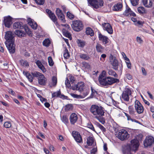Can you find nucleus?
I'll return each instance as SVG.
<instances>
[{
    "label": "nucleus",
    "instance_id": "nucleus-4",
    "mask_svg": "<svg viewBox=\"0 0 154 154\" xmlns=\"http://www.w3.org/2000/svg\"><path fill=\"white\" fill-rule=\"evenodd\" d=\"M33 77L37 78L38 84L41 85H45L46 84V79L42 73L38 72L31 73Z\"/></svg>",
    "mask_w": 154,
    "mask_h": 154
},
{
    "label": "nucleus",
    "instance_id": "nucleus-54",
    "mask_svg": "<svg viewBox=\"0 0 154 154\" xmlns=\"http://www.w3.org/2000/svg\"><path fill=\"white\" fill-rule=\"evenodd\" d=\"M131 9L130 8L128 7V6L126 5V10L125 11L124 14L125 15H126V14H128V13L129 12L131 11Z\"/></svg>",
    "mask_w": 154,
    "mask_h": 154
},
{
    "label": "nucleus",
    "instance_id": "nucleus-11",
    "mask_svg": "<svg viewBox=\"0 0 154 154\" xmlns=\"http://www.w3.org/2000/svg\"><path fill=\"white\" fill-rule=\"evenodd\" d=\"M135 109L138 114L143 113L144 110L143 106L140 102L138 100H136L134 103Z\"/></svg>",
    "mask_w": 154,
    "mask_h": 154
},
{
    "label": "nucleus",
    "instance_id": "nucleus-53",
    "mask_svg": "<svg viewBox=\"0 0 154 154\" xmlns=\"http://www.w3.org/2000/svg\"><path fill=\"white\" fill-rule=\"evenodd\" d=\"M35 2L38 5H42L44 2V0H34Z\"/></svg>",
    "mask_w": 154,
    "mask_h": 154
},
{
    "label": "nucleus",
    "instance_id": "nucleus-55",
    "mask_svg": "<svg viewBox=\"0 0 154 154\" xmlns=\"http://www.w3.org/2000/svg\"><path fill=\"white\" fill-rule=\"evenodd\" d=\"M129 15L131 16H132L133 17H135L136 16L135 13L131 10L129 11V12L128 13V14H126V16H128Z\"/></svg>",
    "mask_w": 154,
    "mask_h": 154
},
{
    "label": "nucleus",
    "instance_id": "nucleus-10",
    "mask_svg": "<svg viewBox=\"0 0 154 154\" xmlns=\"http://www.w3.org/2000/svg\"><path fill=\"white\" fill-rule=\"evenodd\" d=\"M5 38L6 41V43L14 42V34L12 32L10 31H8L5 32Z\"/></svg>",
    "mask_w": 154,
    "mask_h": 154
},
{
    "label": "nucleus",
    "instance_id": "nucleus-32",
    "mask_svg": "<svg viewBox=\"0 0 154 154\" xmlns=\"http://www.w3.org/2000/svg\"><path fill=\"white\" fill-rule=\"evenodd\" d=\"M15 33L20 38L24 36L25 35L24 32L23 30H15Z\"/></svg>",
    "mask_w": 154,
    "mask_h": 154
},
{
    "label": "nucleus",
    "instance_id": "nucleus-2",
    "mask_svg": "<svg viewBox=\"0 0 154 154\" xmlns=\"http://www.w3.org/2000/svg\"><path fill=\"white\" fill-rule=\"evenodd\" d=\"M89 110L93 114L94 118L97 116L104 115V109L100 106L92 105L91 106Z\"/></svg>",
    "mask_w": 154,
    "mask_h": 154
},
{
    "label": "nucleus",
    "instance_id": "nucleus-59",
    "mask_svg": "<svg viewBox=\"0 0 154 154\" xmlns=\"http://www.w3.org/2000/svg\"><path fill=\"white\" fill-rule=\"evenodd\" d=\"M136 40L137 42L140 44L142 43L143 42V40L140 37L138 36L136 37Z\"/></svg>",
    "mask_w": 154,
    "mask_h": 154
},
{
    "label": "nucleus",
    "instance_id": "nucleus-35",
    "mask_svg": "<svg viewBox=\"0 0 154 154\" xmlns=\"http://www.w3.org/2000/svg\"><path fill=\"white\" fill-rule=\"evenodd\" d=\"M79 57L81 59L85 60H88L90 58V57L88 54L80 53Z\"/></svg>",
    "mask_w": 154,
    "mask_h": 154
},
{
    "label": "nucleus",
    "instance_id": "nucleus-56",
    "mask_svg": "<svg viewBox=\"0 0 154 154\" xmlns=\"http://www.w3.org/2000/svg\"><path fill=\"white\" fill-rule=\"evenodd\" d=\"M65 83L66 87H68V88H69L71 86V85L70 82L68 79H66V80Z\"/></svg>",
    "mask_w": 154,
    "mask_h": 154
},
{
    "label": "nucleus",
    "instance_id": "nucleus-1",
    "mask_svg": "<svg viewBox=\"0 0 154 154\" xmlns=\"http://www.w3.org/2000/svg\"><path fill=\"white\" fill-rule=\"evenodd\" d=\"M106 72L103 70L99 76L98 80L100 84L103 86L111 85L116 83L119 82V79L111 76H106Z\"/></svg>",
    "mask_w": 154,
    "mask_h": 154
},
{
    "label": "nucleus",
    "instance_id": "nucleus-43",
    "mask_svg": "<svg viewBox=\"0 0 154 154\" xmlns=\"http://www.w3.org/2000/svg\"><path fill=\"white\" fill-rule=\"evenodd\" d=\"M96 124L97 126L102 131L105 132L106 131V128L99 123L97 122Z\"/></svg>",
    "mask_w": 154,
    "mask_h": 154
},
{
    "label": "nucleus",
    "instance_id": "nucleus-17",
    "mask_svg": "<svg viewBox=\"0 0 154 154\" xmlns=\"http://www.w3.org/2000/svg\"><path fill=\"white\" fill-rule=\"evenodd\" d=\"M99 40L102 42L103 44L105 46L109 45V39L107 37L100 33L99 34Z\"/></svg>",
    "mask_w": 154,
    "mask_h": 154
},
{
    "label": "nucleus",
    "instance_id": "nucleus-25",
    "mask_svg": "<svg viewBox=\"0 0 154 154\" xmlns=\"http://www.w3.org/2000/svg\"><path fill=\"white\" fill-rule=\"evenodd\" d=\"M14 28V29H22L23 28V23L21 22H16L13 24Z\"/></svg>",
    "mask_w": 154,
    "mask_h": 154
},
{
    "label": "nucleus",
    "instance_id": "nucleus-27",
    "mask_svg": "<svg viewBox=\"0 0 154 154\" xmlns=\"http://www.w3.org/2000/svg\"><path fill=\"white\" fill-rule=\"evenodd\" d=\"M139 141L137 139H134L131 141V145L136 149H137L139 146Z\"/></svg>",
    "mask_w": 154,
    "mask_h": 154
},
{
    "label": "nucleus",
    "instance_id": "nucleus-39",
    "mask_svg": "<svg viewBox=\"0 0 154 154\" xmlns=\"http://www.w3.org/2000/svg\"><path fill=\"white\" fill-rule=\"evenodd\" d=\"M103 116H97V117L95 118L97 119L102 124H104L105 123V119L104 118L102 117Z\"/></svg>",
    "mask_w": 154,
    "mask_h": 154
},
{
    "label": "nucleus",
    "instance_id": "nucleus-33",
    "mask_svg": "<svg viewBox=\"0 0 154 154\" xmlns=\"http://www.w3.org/2000/svg\"><path fill=\"white\" fill-rule=\"evenodd\" d=\"M60 94L61 93L60 91H57L52 94V97H59L61 98H62L65 97L64 95H61Z\"/></svg>",
    "mask_w": 154,
    "mask_h": 154
},
{
    "label": "nucleus",
    "instance_id": "nucleus-26",
    "mask_svg": "<svg viewBox=\"0 0 154 154\" xmlns=\"http://www.w3.org/2000/svg\"><path fill=\"white\" fill-rule=\"evenodd\" d=\"M143 4L146 7L150 8L152 7V3L151 0H142Z\"/></svg>",
    "mask_w": 154,
    "mask_h": 154
},
{
    "label": "nucleus",
    "instance_id": "nucleus-44",
    "mask_svg": "<svg viewBox=\"0 0 154 154\" xmlns=\"http://www.w3.org/2000/svg\"><path fill=\"white\" fill-rule=\"evenodd\" d=\"M66 15L70 20H72L74 18V15L69 11L67 12Z\"/></svg>",
    "mask_w": 154,
    "mask_h": 154
},
{
    "label": "nucleus",
    "instance_id": "nucleus-51",
    "mask_svg": "<svg viewBox=\"0 0 154 154\" xmlns=\"http://www.w3.org/2000/svg\"><path fill=\"white\" fill-rule=\"evenodd\" d=\"M61 119L62 121L65 123H67L68 122V118L66 116H63Z\"/></svg>",
    "mask_w": 154,
    "mask_h": 154
},
{
    "label": "nucleus",
    "instance_id": "nucleus-60",
    "mask_svg": "<svg viewBox=\"0 0 154 154\" xmlns=\"http://www.w3.org/2000/svg\"><path fill=\"white\" fill-rule=\"evenodd\" d=\"M101 58H100V60L101 61L103 62L104 61V58L106 57V55L105 54H103L101 55Z\"/></svg>",
    "mask_w": 154,
    "mask_h": 154
},
{
    "label": "nucleus",
    "instance_id": "nucleus-63",
    "mask_svg": "<svg viewBox=\"0 0 154 154\" xmlns=\"http://www.w3.org/2000/svg\"><path fill=\"white\" fill-rule=\"evenodd\" d=\"M125 75H126V76L128 80H131L132 79V76L130 74L127 73Z\"/></svg>",
    "mask_w": 154,
    "mask_h": 154
},
{
    "label": "nucleus",
    "instance_id": "nucleus-23",
    "mask_svg": "<svg viewBox=\"0 0 154 154\" xmlns=\"http://www.w3.org/2000/svg\"><path fill=\"white\" fill-rule=\"evenodd\" d=\"M77 116L75 113H73L70 115L69 119L72 124H74L77 121Z\"/></svg>",
    "mask_w": 154,
    "mask_h": 154
},
{
    "label": "nucleus",
    "instance_id": "nucleus-6",
    "mask_svg": "<svg viewBox=\"0 0 154 154\" xmlns=\"http://www.w3.org/2000/svg\"><path fill=\"white\" fill-rule=\"evenodd\" d=\"M88 1L91 6L96 9L101 7L104 3L103 0H88Z\"/></svg>",
    "mask_w": 154,
    "mask_h": 154
},
{
    "label": "nucleus",
    "instance_id": "nucleus-20",
    "mask_svg": "<svg viewBox=\"0 0 154 154\" xmlns=\"http://www.w3.org/2000/svg\"><path fill=\"white\" fill-rule=\"evenodd\" d=\"M46 12L50 18L54 22H55L57 21V18L54 14L51 11L48 9H47L45 10Z\"/></svg>",
    "mask_w": 154,
    "mask_h": 154
},
{
    "label": "nucleus",
    "instance_id": "nucleus-5",
    "mask_svg": "<svg viewBox=\"0 0 154 154\" xmlns=\"http://www.w3.org/2000/svg\"><path fill=\"white\" fill-rule=\"evenodd\" d=\"M71 26L74 31L79 32L83 29V25L79 20H74L72 21Z\"/></svg>",
    "mask_w": 154,
    "mask_h": 154
},
{
    "label": "nucleus",
    "instance_id": "nucleus-24",
    "mask_svg": "<svg viewBox=\"0 0 154 154\" xmlns=\"http://www.w3.org/2000/svg\"><path fill=\"white\" fill-rule=\"evenodd\" d=\"M28 21V24L31 26V28L34 29H36L37 26L36 23L30 18H29Z\"/></svg>",
    "mask_w": 154,
    "mask_h": 154
},
{
    "label": "nucleus",
    "instance_id": "nucleus-41",
    "mask_svg": "<svg viewBox=\"0 0 154 154\" xmlns=\"http://www.w3.org/2000/svg\"><path fill=\"white\" fill-rule=\"evenodd\" d=\"M50 44V41L48 38L45 39L43 42V45L47 47L49 46Z\"/></svg>",
    "mask_w": 154,
    "mask_h": 154
},
{
    "label": "nucleus",
    "instance_id": "nucleus-31",
    "mask_svg": "<svg viewBox=\"0 0 154 154\" xmlns=\"http://www.w3.org/2000/svg\"><path fill=\"white\" fill-rule=\"evenodd\" d=\"M86 34L92 36L94 35V32L92 29L90 27H87L86 29Z\"/></svg>",
    "mask_w": 154,
    "mask_h": 154
},
{
    "label": "nucleus",
    "instance_id": "nucleus-14",
    "mask_svg": "<svg viewBox=\"0 0 154 154\" xmlns=\"http://www.w3.org/2000/svg\"><path fill=\"white\" fill-rule=\"evenodd\" d=\"M102 26L104 30L106 31L110 34H112L113 30L110 24L108 23H104L102 24Z\"/></svg>",
    "mask_w": 154,
    "mask_h": 154
},
{
    "label": "nucleus",
    "instance_id": "nucleus-18",
    "mask_svg": "<svg viewBox=\"0 0 154 154\" xmlns=\"http://www.w3.org/2000/svg\"><path fill=\"white\" fill-rule=\"evenodd\" d=\"M3 22L5 26L9 28L12 23V18L9 16L5 17H4Z\"/></svg>",
    "mask_w": 154,
    "mask_h": 154
},
{
    "label": "nucleus",
    "instance_id": "nucleus-15",
    "mask_svg": "<svg viewBox=\"0 0 154 154\" xmlns=\"http://www.w3.org/2000/svg\"><path fill=\"white\" fill-rule=\"evenodd\" d=\"M56 13L58 18L61 20V21L63 23L66 22V20L65 19L64 15L62 12V11L59 8H56Z\"/></svg>",
    "mask_w": 154,
    "mask_h": 154
},
{
    "label": "nucleus",
    "instance_id": "nucleus-40",
    "mask_svg": "<svg viewBox=\"0 0 154 154\" xmlns=\"http://www.w3.org/2000/svg\"><path fill=\"white\" fill-rule=\"evenodd\" d=\"M137 11L139 13L143 14L146 13V10L143 7H139L137 8Z\"/></svg>",
    "mask_w": 154,
    "mask_h": 154
},
{
    "label": "nucleus",
    "instance_id": "nucleus-34",
    "mask_svg": "<svg viewBox=\"0 0 154 154\" xmlns=\"http://www.w3.org/2000/svg\"><path fill=\"white\" fill-rule=\"evenodd\" d=\"M76 42L78 46L82 48L85 46L86 44L85 41L80 39H78L76 41Z\"/></svg>",
    "mask_w": 154,
    "mask_h": 154
},
{
    "label": "nucleus",
    "instance_id": "nucleus-45",
    "mask_svg": "<svg viewBox=\"0 0 154 154\" xmlns=\"http://www.w3.org/2000/svg\"><path fill=\"white\" fill-rule=\"evenodd\" d=\"M48 60L49 65L51 66H53L54 63L53 61L52 57L51 56L48 57Z\"/></svg>",
    "mask_w": 154,
    "mask_h": 154
},
{
    "label": "nucleus",
    "instance_id": "nucleus-12",
    "mask_svg": "<svg viewBox=\"0 0 154 154\" xmlns=\"http://www.w3.org/2000/svg\"><path fill=\"white\" fill-rule=\"evenodd\" d=\"M154 142V137L150 136L146 137L144 141V145L145 147L150 146L153 144Z\"/></svg>",
    "mask_w": 154,
    "mask_h": 154
},
{
    "label": "nucleus",
    "instance_id": "nucleus-52",
    "mask_svg": "<svg viewBox=\"0 0 154 154\" xmlns=\"http://www.w3.org/2000/svg\"><path fill=\"white\" fill-rule=\"evenodd\" d=\"M25 30L27 34L30 36H32V31L30 30L28 27L26 28L25 29Z\"/></svg>",
    "mask_w": 154,
    "mask_h": 154
},
{
    "label": "nucleus",
    "instance_id": "nucleus-29",
    "mask_svg": "<svg viewBox=\"0 0 154 154\" xmlns=\"http://www.w3.org/2000/svg\"><path fill=\"white\" fill-rule=\"evenodd\" d=\"M23 74L26 75V77L28 78L29 81L30 82H32L33 79V77L30 74V73L26 72L23 71Z\"/></svg>",
    "mask_w": 154,
    "mask_h": 154
},
{
    "label": "nucleus",
    "instance_id": "nucleus-3",
    "mask_svg": "<svg viewBox=\"0 0 154 154\" xmlns=\"http://www.w3.org/2000/svg\"><path fill=\"white\" fill-rule=\"evenodd\" d=\"M110 60L111 64L113 67L112 68L115 70H117L122 73L123 68L122 63L119 62L116 58L112 55L110 56Z\"/></svg>",
    "mask_w": 154,
    "mask_h": 154
},
{
    "label": "nucleus",
    "instance_id": "nucleus-61",
    "mask_svg": "<svg viewBox=\"0 0 154 154\" xmlns=\"http://www.w3.org/2000/svg\"><path fill=\"white\" fill-rule=\"evenodd\" d=\"M122 54L124 57V59L126 61H129V59L126 56L125 54L124 53L122 52Z\"/></svg>",
    "mask_w": 154,
    "mask_h": 154
},
{
    "label": "nucleus",
    "instance_id": "nucleus-37",
    "mask_svg": "<svg viewBox=\"0 0 154 154\" xmlns=\"http://www.w3.org/2000/svg\"><path fill=\"white\" fill-rule=\"evenodd\" d=\"M131 148L129 146H128L122 150L123 154H132Z\"/></svg>",
    "mask_w": 154,
    "mask_h": 154
},
{
    "label": "nucleus",
    "instance_id": "nucleus-46",
    "mask_svg": "<svg viewBox=\"0 0 154 154\" xmlns=\"http://www.w3.org/2000/svg\"><path fill=\"white\" fill-rule=\"evenodd\" d=\"M82 65L83 67H84L86 69H90V66L89 64L86 62H83L82 63Z\"/></svg>",
    "mask_w": 154,
    "mask_h": 154
},
{
    "label": "nucleus",
    "instance_id": "nucleus-57",
    "mask_svg": "<svg viewBox=\"0 0 154 154\" xmlns=\"http://www.w3.org/2000/svg\"><path fill=\"white\" fill-rule=\"evenodd\" d=\"M35 63L39 68H40L43 65L41 62L38 60L37 61L35 62Z\"/></svg>",
    "mask_w": 154,
    "mask_h": 154
},
{
    "label": "nucleus",
    "instance_id": "nucleus-49",
    "mask_svg": "<svg viewBox=\"0 0 154 154\" xmlns=\"http://www.w3.org/2000/svg\"><path fill=\"white\" fill-rule=\"evenodd\" d=\"M57 80L56 77L55 76H53L52 78V82L53 83V86H55L56 85L57 83Z\"/></svg>",
    "mask_w": 154,
    "mask_h": 154
},
{
    "label": "nucleus",
    "instance_id": "nucleus-13",
    "mask_svg": "<svg viewBox=\"0 0 154 154\" xmlns=\"http://www.w3.org/2000/svg\"><path fill=\"white\" fill-rule=\"evenodd\" d=\"M72 135L76 142L82 143L83 140L80 133L76 131H73L72 132Z\"/></svg>",
    "mask_w": 154,
    "mask_h": 154
},
{
    "label": "nucleus",
    "instance_id": "nucleus-36",
    "mask_svg": "<svg viewBox=\"0 0 154 154\" xmlns=\"http://www.w3.org/2000/svg\"><path fill=\"white\" fill-rule=\"evenodd\" d=\"M96 49L98 52L103 53L104 50V48L100 44H97L96 46Z\"/></svg>",
    "mask_w": 154,
    "mask_h": 154
},
{
    "label": "nucleus",
    "instance_id": "nucleus-7",
    "mask_svg": "<svg viewBox=\"0 0 154 154\" xmlns=\"http://www.w3.org/2000/svg\"><path fill=\"white\" fill-rule=\"evenodd\" d=\"M131 90L128 88H125L122 92L121 97H120V99L121 100L128 101L129 99V96L131 95Z\"/></svg>",
    "mask_w": 154,
    "mask_h": 154
},
{
    "label": "nucleus",
    "instance_id": "nucleus-50",
    "mask_svg": "<svg viewBox=\"0 0 154 154\" xmlns=\"http://www.w3.org/2000/svg\"><path fill=\"white\" fill-rule=\"evenodd\" d=\"M4 126L6 128H10L11 126V123L9 122H5L4 124Z\"/></svg>",
    "mask_w": 154,
    "mask_h": 154
},
{
    "label": "nucleus",
    "instance_id": "nucleus-62",
    "mask_svg": "<svg viewBox=\"0 0 154 154\" xmlns=\"http://www.w3.org/2000/svg\"><path fill=\"white\" fill-rule=\"evenodd\" d=\"M141 71L143 75L146 76L147 75V72L144 68L142 67L141 68Z\"/></svg>",
    "mask_w": 154,
    "mask_h": 154
},
{
    "label": "nucleus",
    "instance_id": "nucleus-64",
    "mask_svg": "<svg viewBox=\"0 0 154 154\" xmlns=\"http://www.w3.org/2000/svg\"><path fill=\"white\" fill-rule=\"evenodd\" d=\"M127 61L128 62H126L127 66L128 68L131 69V63L130 61V60Z\"/></svg>",
    "mask_w": 154,
    "mask_h": 154
},
{
    "label": "nucleus",
    "instance_id": "nucleus-58",
    "mask_svg": "<svg viewBox=\"0 0 154 154\" xmlns=\"http://www.w3.org/2000/svg\"><path fill=\"white\" fill-rule=\"evenodd\" d=\"M97 151V147L94 148L91 151V154H96L95 153Z\"/></svg>",
    "mask_w": 154,
    "mask_h": 154
},
{
    "label": "nucleus",
    "instance_id": "nucleus-8",
    "mask_svg": "<svg viewBox=\"0 0 154 154\" xmlns=\"http://www.w3.org/2000/svg\"><path fill=\"white\" fill-rule=\"evenodd\" d=\"M129 137L128 132L124 129H121L119 131L117 137L121 140L123 141L127 140Z\"/></svg>",
    "mask_w": 154,
    "mask_h": 154
},
{
    "label": "nucleus",
    "instance_id": "nucleus-47",
    "mask_svg": "<svg viewBox=\"0 0 154 154\" xmlns=\"http://www.w3.org/2000/svg\"><path fill=\"white\" fill-rule=\"evenodd\" d=\"M133 6H136L138 4L139 0H130Z\"/></svg>",
    "mask_w": 154,
    "mask_h": 154
},
{
    "label": "nucleus",
    "instance_id": "nucleus-30",
    "mask_svg": "<svg viewBox=\"0 0 154 154\" xmlns=\"http://www.w3.org/2000/svg\"><path fill=\"white\" fill-rule=\"evenodd\" d=\"M94 142V139L92 137L89 136L87 138V143L88 146H91Z\"/></svg>",
    "mask_w": 154,
    "mask_h": 154
},
{
    "label": "nucleus",
    "instance_id": "nucleus-9",
    "mask_svg": "<svg viewBox=\"0 0 154 154\" xmlns=\"http://www.w3.org/2000/svg\"><path fill=\"white\" fill-rule=\"evenodd\" d=\"M128 112L130 115L126 113H125V115L127 117V120L128 121L131 120L134 121V120L132 118H134L136 116V112L133 107L131 106H129Z\"/></svg>",
    "mask_w": 154,
    "mask_h": 154
},
{
    "label": "nucleus",
    "instance_id": "nucleus-48",
    "mask_svg": "<svg viewBox=\"0 0 154 154\" xmlns=\"http://www.w3.org/2000/svg\"><path fill=\"white\" fill-rule=\"evenodd\" d=\"M64 35L69 38H71V35L70 33L67 31H66L63 32Z\"/></svg>",
    "mask_w": 154,
    "mask_h": 154
},
{
    "label": "nucleus",
    "instance_id": "nucleus-38",
    "mask_svg": "<svg viewBox=\"0 0 154 154\" xmlns=\"http://www.w3.org/2000/svg\"><path fill=\"white\" fill-rule=\"evenodd\" d=\"M91 98L96 97L98 94L97 92L92 87H91Z\"/></svg>",
    "mask_w": 154,
    "mask_h": 154
},
{
    "label": "nucleus",
    "instance_id": "nucleus-21",
    "mask_svg": "<svg viewBox=\"0 0 154 154\" xmlns=\"http://www.w3.org/2000/svg\"><path fill=\"white\" fill-rule=\"evenodd\" d=\"M89 93V92L87 91H83V95H78L73 93H71V95L73 97L75 98H83L86 96Z\"/></svg>",
    "mask_w": 154,
    "mask_h": 154
},
{
    "label": "nucleus",
    "instance_id": "nucleus-19",
    "mask_svg": "<svg viewBox=\"0 0 154 154\" xmlns=\"http://www.w3.org/2000/svg\"><path fill=\"white\" fill-rule=\"evenodd\" d=\"M14 42L6 43L5 45L11 54H14L15 52V45Z\"/></svg>",
    "mask_w": 154,
    "mask_h": 154
},
{
    "label": "nucleus",
    "instance_id": "nucleus-22",
    "mask_svg": "<svg viewBox=\"0 0 154 154\" xmlns=\"http://www.w3.org/2000/svg\"><path fill=\"white\" fill-rule=\"evenodd\" d=\"M122 5L121 2H118L115 4L112 8L114 11H121L122 10Z\"/></svg>",
    "mask_w": 154,
    "mask_h": 154
},
{
    "label": "nucleus",
    "instance_id": "nucleus-28",
    "mask_svg": "<svg viewBox=\"0 0 154 154\" xmlns=\"http://www.w3.org/2000/svg\"><path fill=\"white\" fill-rule=\"evenodd\" d=\"M107 71V73L109 75L112 76L115 78L118 77L117 74L113 69H108Z\"/></svg>",
    "mask_w": 154,
    "mask_h": 154
},
{
    "label": "nucleus",
    "instance_id": "nucleus-16",
    "mask_svg": "<svg viewBox=\"0 0 154 154\" xmlns=\"http://www.w3.org/2000/svg\"><path fill=\"white\" fill-rule=\"evenodd\" d=\"M84 89V83L82 82H79L75 86L72 87L73 90H78L80 92L83 91Z\"/></svg>",
    "mask_w": 154,
    "mask_h": 154
},
{
    "label": "nucleus",
    "instance_id": "nucleus-42",
    "mask_svg": "<svg viewBox=\"0 0 154 154\" xmlns=\"http://www.w3.org/2000/svg\"><path fill=\"white\" fill-rule=\"evenodd\" d=\"M73 108V106L72 104H68L66 105L65 107V111H67L72 110Z\"/></svg>",
    "mask_w": 154,
    "mask_h": 154
}]
</instances>
